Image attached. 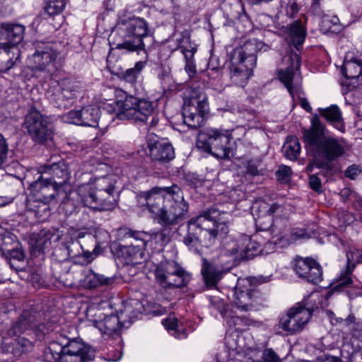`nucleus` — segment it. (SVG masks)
Returning <instances> with one entry per match:
<instances>
[{"label":"nucleus","mask_w":362,"mask_h":362,"mask_svg":"<svg viewBox=\"0 0 362 362\" xmlns=\"http://www.w3.org/2000/svg\"><path fill=\"white\" fill-rule=\"evenodd\" d=\"M177 49L183 54L185 62L194 60L197 48L190 42L189 37L182 39V41L178 40Z\"/></svg>","instance_id":"obj_41"},{"label":"nucleus","mask_w":362,"mask_h":362,"mask_svg":"<svg viewBox=\"0 0 362 362\" xmlns=\"http://www.w3.org/2000/svg\"><path fill=\"white\" fill-rule=\"evenodd\" d=\"M77 194L81 203L95 211H111L117 204L116 180L112 176L95 177L78 186Z\"/></svg>","instance_id":"obj_3"},{"label":"nucleus","mask_w":362,"mask_h":362,"mask_svg":"<svg viewBox=\"0 0 362 362\" xmlns=\"http://www.w3.org/2000/svg\"><path fill=\"white\" fill-rule=\"evenodd\" d=\"M30 189L34 203L42 204L41 206L34 205V211L36 214L48 212V204L54 199L57 187L49 177H46L41 173L37 180L30 184Z\"/></svg>","instance_id":"obj_16"},{"label":"nucleus","mask_w":362,"mask_h":362,"mask_svg":"<svg viewBox=\"0 0 362 362\" xmlns=\"http://www.w3.org/2000/svg\"><path fill=\"white\" fill-rule=\"evenodd\" d=\"M281 208V206L277 203H272L269 204L264 202H262L259 203L258 211L259 213L267 214V215L273 216V215Z\"/></svg>","instance_id":"obj_49"},{"label":"nucleus","mask_w":362,"mask_h":362,"mask_svg":"<svg viewBox=\"0 0 362 362\" xmlns=\"http://www.w3.org/2000/svg\"><path fill=\"white\" fill-rule=\"evenodd\" d=\"M57 57V52L49 45H46L41 51H36L33 55L34 62L40 70L44 69L46 66L54 62Z\"/></svg>","instance_id":"obj_32"},{"label":"nucleus","mask_w":362,"mask_h":362,"mask_svg":"<svg viewBox=\"0 0 362 362\" xmlns=\"http://www.w3.org/2000/svg\"><path fill=\"white\" fill-rule=\"evenodd\" d=\"M147 148L152 160L158 163H168L175 158L173 146L168 143L149 138Z\"/></svg>","instance_id":"obj_24"},{"label":"nucleus","mask_w":362,"mask_h":362,"mask_svg":"<svg viewBox=\"0 0 362 362\" xmlns=\"http://www.w3.org/2000/svg\"><path fill=\"white\" fill-rule=\"evenodd\" d=\"M292 175V170L287 165H280L276 172V177L278 181L287 183L290 181Z\"/></svg>","instance_id":"obj_48"},{"label":"nucleus","mask_w":362,"mask_h":362,"mask_svg":"<svg viewBox=\"0 0 362 362\" xmlns=\"http://www.w3.org/2000/svg\"><path fill=\"white\" fill-rule=\"evenodd\" d=\"M298 11V6L295 1H290L286 7V13L290 17H293Z\"/></svg>","instance_id":"obj_58"},{"label":"nucleus","mask_w":362,"mask_h":362,"mask_svg":"<svg viewBox=\"0 0 362 362\" xmlns=\"http://www.w3.org/2000/svg\"><path fill=\"white\" fill-rule=\"evenodd\" d=\"M248 240L249 243L246 245L245 248L242 250L240 252L239 251V246H238V262L240 259L248 260L252 259L255 257L259 252H261L260 250V244L256 242V240H252V238L245 237V240ZM236 244H238L236 243Z\"/></svg>","instance_id":"obj_37"},{"label":"nucleus","mask_w":362,"mask_h":362,"mask_svg":"<svg viewBox=\"0 0 362 362\" xmlns=\"http://www.w3.org/2000/svg\"><path fill=\"white\" fill-rule=\"evenodd\" d=\"M89 238L94 240L95 242L93 252L96 255L99 253L103 245L108 241L109 234L107 231L103 230H98L95 232L94 236H89Z\"/></svg>","instance_id":"obj_46"},{"label":"nucleus","mask_w":362,"mask_h":362,"mask_svg":"<svg viewBox=\"0 0 362 362\" xmlns=\"http://www.w3.org/2000/svg\"><path fill=\"white\" fill-rule=\"evenodd\" d=\"M25 27L18 23L0 24V49L9 54L10 49L20 44L24 37Z\"/></svg>","instance_id":"obj_22"},{"label":"nucleus","mask_w":362,"mask_h":362,"mask_svg":"<svg viewBox=\"0 0 362 362\" xmlns=\"http://www.w3.org/2000/svg\"><path fill=\"white\" fill-rule=\"evenodd\" d=\"M8 145L4 136L0 134V168L7 162Z\"/></svg>","instance_id":"obj_51"},{"label":"nucleus","mask_w":362,"mask_h":362,"mask_svg":"<svg viewBox=\"0 0 362 362\" xmlns=\"http://www.w3.org/2000/svg\"><path fill=\"white\" fill-rule=\"evenodd\" d=\"M282 149L288 159L291 160L297 159L300 151V144L298 139L295 136L287 137Z\"/></svg>","instance_id":"obj_36"},{"label":"nucleus","mask_w":362,"mask_h":362,"mask_svg":"<svg viewBox=\"0 0 362 362\" xmlns=\"http://www.w3.org/2000/svg\"><path fill=\"white\" fill-rule=\"evenodd\" d=\"M158 77L163 83H165L170 81V75L168 72L160 74Z\"/></svg>","instance_id":"obj_62"},{"label":"nucleus","mask_w":362,"mask_h":362,"mask_svg":"<svg viewBox=\"0 0 362 362\" xmlns=\"http://www.w3.org/2000/svg\"><path fill=\"white\" fill-rule=\"evenodd\" d=\"M185 70L189 78H193L197 74L196 65L194 60L185 62Z\"/></svg>","instance_id":"obj_56"},{"label":"nucleus","mask_w":362,"mask_h":362,"mask_svg":"<svg viewBox=\"0 0 362 362\" xmlns=\"http://www.w3.org/2000/svg\"><path fill=\"white\" fill-rule=\"evenodd\" d=\"M23 126L36 144H43L52 139V124L36 109H31L25 115Z\"/></svg>","instance_id":"obj_14"},{"label":"nucleus","mask_w":362,"mask_h":362,"mask_svg":"<svg viewBox=\"0 0 362 362\" xmlns=\"http://www.w3.org/2000/svg\"><path fill=\"white\" fill-rule=\"evenodd\" d=\"M115 253L119 258H122L126 264H139L144 258V255L129 245H119L116 248Z\"/></svg>","instance_id":"obj_30"},{"label":"nucleus","mask_w":362,"mask_h":362,"mask_svg":"<svg viewBox=\"0 0 362 362\" xmlns=\"http://www.w3.org/2000/svg\"><path fill=\"white\" fill-rule=\"evenodd\" d=\"M238 250L235 241L232 240L223 248L219 256L220 265L202 259L201 274L205 286L216 287L224 274L238 262Z\"/></svg>","instance_id":"obj_7"},{"label":"nucleus","mask_w":362,"mask_h":362,"mask_svg":"<svg viewBox=\"0 0 362 362\" xmlns=\"http://www.w3.org/2000/svg\"><path fill=\"white\" fill-rule=\"evenodd\" d=\"M18 338L12 343V353L15 356H20L23 354L30 352L33 348L31 339L25 337L17 336Z\"/></svg>","instance_id":"obj_39"},{"label":"nucleus","mask_w":362,"mask_h":362,"mask_svg":"<svg viewBox=\"0 0 362 362\" xmlns=\"http://www.w3.org/2000/svg\"><path fill=\"white\" fill-rule=\"evenodd\" d=\"M138 202L151 214V218L164 228L175 226L186 218L189 205L184 199L181 189L154 187L138 195Z\"/></svg>","instance_id":"obj_1"},{"label":"nucleus","mask_w":362,"mask_h":362,"mask_svg":"<svg viewBox=\"0 0 362 362\" xmlns=\"http://www.w3.org/2000/svg\"><path fill=\"white\" fill-rule=\"evenodd\" d=\"M306 37V30L300 21H296L286 28V40L299 50Z\"/></svg>","instance_id":"obj_27"},{"label":"nucleus","mask_w":362,"mask_h":362,"mask_svg":"<svg viewBox=\"0 0 362 362\" xmlns=\"http://www.w3.org/2000/svg\"><path fill=\"white\" fill-rule=\"evenodd\" d=\"M256 227L259 230L269 232L273 238L276 240L269 241L266 244V247L274 249V245L281 243L284 240L283 224L279 221L274 222L273 216L267 214L259 213L255 219Z\"/></svg>","instance_id":"obj_23"},{"label":"nucleus","mask_w":362,"mask_h":362,"mask_svg":"<svg viewBox=\"0 0 362 362\" xmlns=\"http://www.w3.org/2000/svg\"><path fill=\"white\" fill-rule=\"evenodd\" d=\"M355 320V317L352 315H349L346 319L341 321L344 325L350 327L353 337L362 340V324H356Z\"/></svg>","instance_id":"obj_45"},{"label":"nucleus","mask_w":362,"mask_h":362,"mask_svg":"<svg viewBox=\"0 0 362 362\" xmlns=\"http://www.w3.org/2000/svg\"><path fill=\"white\" fill-rule=\"evenodd\" d=\"M216 214L215 210H209L188 221L187 233L183 243L192 252L200 254L203 247L211 246L218 235L228 233L227 223L217 221Z\"/></svg>","instance_id":"obj_2"},{"label":"nucleus","mask_w":362,"mask_h":362,"mask_svg":"<svg viewBox=\"0 0 362 362\" xmlns=\"http://www.w3.org/2000/svg\"><path fill=\"white\" fill-rule=\"evenodd\" d=\"M296 275L308 282L317 284L322 281L323 274L320 264L310 257H296L293 264Z\"/></svg>","instance_id":"obj_20"},{"label":"nucleus","mask_w":362,"mask_h":362,"mask_svg":"<svg viewBox=\"0 0 362 362\" xmlns=\"http://www.w3.org/2000/svg\"><path fill=\"white\" fill-rule=\"evenodd\" d=\"M145 62L142 61L137 62L133 68L127 69L123 74L122 78L127 82L133 83L136 82L139 75L144 67Z\"/></svg>","instance_id":"obj_43"},{"label":"nucleus","mask_w":362,"mask_h":362,"mask_svg":"<svg viewBox=\"0 0 362 362\" xmlns=\"http://www.w3.org/2000/svg\"><path fill=\"white\" fill-rule=\"evenodd\" d=\"M103 315L99 309L96 310L94 306L90 307L87 310V317L102 333L112 335L117 333L122 326H124V323L122 322V313L120 315L116 314L105 315L102 319Z\"/></svg>","instance_id":"obj_19"},{"label":"nucleus","mask_w":362,"mask_h":362,"mask_svg":"<svg viewBox=\"0 0 362 362\" xmlns=\"http://www.w3.org/2000/svg\"><path fill=\"white\" fill-rule=\"evenodd\" d=\"M338 22L339 19L337 17L331 18L328 16H325L322 19V27L325 30L329 31L332 29V25H336Z\"/></svg>","instance_id":"obj_55"},{"label":"nucleus","mask_w":362,"mask_h":362,"mask_svg":"<svg viewBox=\"0 0 362 362\" xmlns=\"http://www.w3.org/2000/svg\"><path fill=\"white\" fill-rule=\"evenodd\" d=\"M66 0H49L44 9L49 16H54L60 13L64 8Z\"/></svg>","instance_id":"obj_44"},{"label":"nucleus","mask_w":362,"mask_h":362,"mask_svg":"<svg viewBox=\"0 0 362 362\" xmlns=\"http://www.w3.org/2000/svg\"><path fill=\"white\" fill-rule=\"evenodd\" d=\"M232 301L242 311H250L262 304L264 298L257 290L246 288L238 283L232 291Z\"/></svg>","instance_id":"obj_18"},{"label":"nucleus","mask_w":362,"mask_h":362,"mask_svg":"<svg viewBox=\"0 0 362 362\" xmlns=\"http://www.w3.org/2000/svg\"><path fill=\"white\" fill-rule=\"evenodd\" d=\"M124 237L128 240L129 245L144 255V250L149 238L148 233L142 231L127 230Z\"/></svg>","instance_id":"obj_31"},{"label":"nucleus","mask_w":362,"mask_h":362,"mask_svg":"<svg viewBox=\"0 0 362 362\" xmlns=\"http://www.w3.org/2000/svg\"><path fill=\"white\" fill-rule=\"evenodd\" d=\"M342 74L347 78H356L362 74V60L356 58L346 60L342 66Z\"/></svg>","instance_id":"obj_34"},{"label":"nucleus","mask_w":362,"mask_h":362,"mask_svg":"<svg viewBox=\"0 0 362 362\" xmlns=\"http://www.w3.org/2000/svg\"><path fill=\"white\" fill-rule=\"evenodd\" d=\"M117 105L119 110L116 116L120 120L129 119L136 123H144L154 112L151 102L132 95L118 101Z\"/></svg>","instance_id":"obj_11"},{"label":"nucleus","mask_w":362,"mask_h":362,"mask_svg":"<svg viewBox=\"0 0 362 362\" xmlns=\"http://www.w3.org/2000/svg\"><path fill=\"white\" fill-rule=\"evenodd\" d=\"M148 25L141 18H119L110 34L116 48L128 52H143L147 56L143 38L148 35Z\"/></svg>","instance_id":"obj_4"},{"label":"nucleus","mask_w":362,"mask_h":362,"mask_svg":"<svg viewBox=\"0 0 362 362\" xmlns=\"http://www.w3.org/2000/svg\"><path fill=\"white\" fill-rule=\"evenodd\" d=\"M8 251L6 255L11 259H17L18 261H23L25 257L23 251L18 247V244L16 243L11 249Z\"/></svg>","instance_id":"obj_52"},{"label":"nucleus","mask_w":362,"mask_h":362,"mask_svg":"<svg viewBox=\"0 0 362 362\" xmlns=\"http://www.w3.org/2000/svg\"><path fill=\"white\" fill-rule=\"evenodd\" d=\"M350 362H362V351H354L350 356Z\"/></svg>","instance_id":"obj_61"},{"label":"nucleus","mask_w":362,"mask_h":362,"mask_svg":"<svg viewBox=\"0 0 362 362\" xmlns=\"http://www.w3.org/2000/svg\"><path fill=\"white\" fill-rule=\"evenodd\" d=\"M313 136L307 132L306 138L309 145L305 146L307 151L314 157H317L323 162L332 163L341 156L344 152V142L332 136H322L317 141L310 140Z\"/></svg>","instance_id":"obj_12"},{"label":"nucleus","mask_w":362,"mask_h":362,"mask_svg":"<svg viewBox=\"0 0 362 362\" xmlns=\"http://www.w3.org/2000/svg\"><path fill=\"white\" fill-rule=\"evenodd\" d=\"M154 273L156 282L166 288L185 286L190 280L189 274L175 261L160 262Z\"/></svg>","instance_id":"obj_13"},{"label":"nucleus","mask_w":362,"mask_h":362,"mask_svg":"<svg viewBox=\"0 0 362 362\" xmlns=\"http://www.w3.org/2000/svg\"><path fill=\"white\" fill-rule=\"evenodd\" d=\"M262 362H281L279 356L272 349H267L262 354Z\"/></svg>","instance_id":"obj_54"},{"label":"nucleus","mask_w":362,"mask_h":362,"mask_svg":"<svg viewBox=\"0 0 362 362\" xmlns=\"http://www.w3.org/2000/svg\"><path fill=\"white\" fill-rule=\"evenodd\" d=\"M36 327L35 316L30 312L25 311L8 330V334L11 337H15L27 333L30 336Z\"/></svg>","instance_id":"obj_26"},{"label":"nucleus","mask_w":362,"mask_h":362,"mask_svg":"<svg viewBox=\"0 0 362 362\" xmlns=\"http://www.w3.org/2000/svg\"><path fill=\"white\" fill-rule=\"evenodd\" d=\"M16 60H13V59L12 57H10L9 59L7 60V62H6V64H5V67L4 69H1V72H7L8 70H10L11 68H13L15 65V63L16 62V60L19 58L20 57V52H19V50H18L16 49Z\"/></svg>","instance_id":"obj_60"},{"label":"nucleus","mask_w":362,"mask_h":362,"mask_svg":"<svg viewBox=\"0 0 362 362\" xmlns=\"http://www.w3.org/2000/svg\"><path fill=\"white\" fill-rule=\"evenodd\" d=\"M322 362H342V361L336 356H328L324 359Z\"/></svg>","instance_id":"obj_63"},{"label":"nucleus","mask_w":362,"mask_h":362,"mask_svg":"<svg viewBox=\"0 0 362 362\" xmlns=\"http://www.w3.org/2000/svg\"><path fill=\"white\" fill-rule=\"evenodd\" d=\"M291 61V66L285 70L279 71V78L280 81L284 84L288 93L293 98L295 96L299 98L300 105L307 112H310L312 108L308 101L303 98L300 97L302 90L299 86H293L292 81L295 74L294 69L298 71L300 66V57L297 53H291L289 56Z\"/></svg>","instance_id":"obj_17"},{"label":"nucleus","mask_w":362,"mask_h":362,"mask_svg":"<svg viewBox=\"0 0 362 362\" xmlns=\"http://www.w3.org/2000/svg\"><path fill=\"white\" fill-rule=\"evenodd\" d=\"M320 298L317 293H312L296 303L280 317L278 328L291 335L300 332L310 320L314 310L318 308L316 302Z\"/></svg>","instance_id":"obj_8"},{"label":"nucleus","mask_w":362,"mask_h":362,"mask_svg":"<svg viewBox=\"0 0 362 362\" xmlns=\"http://www.w3.org/2000/svg\"><path fill=\"white\" fill-rule=\"evenodd\" d=\"M347 257V267L345 271L341 272L339 279L334 286V289L341 290L343 288L349 286L352 283L351 278V273L352 269L351 268V259L356 263H362V251H356L346 254Z\"/></svg>","instance_id":"obj_29"},{"label":"nucleus","mask_w":362,"mask_h":362,"mask_svg":"<svg viewBox=\"0 0 362 362\" xmlns=\"http://www.w3.org/2000/svg\"><path fill=\"white\" fill-rule=\"evenodd\" d=\"M101 112L96 105H88L81 110H71L64 116V119L69 123L98 127Z\"/></svg>","instance_id":"obj_21"},{"label":"nucleus","mask_w":362,"mask_h":362,"mask_svg":"<svg viewBox=\"0 0 362 362\" xmlns=\"http://www.w3.org/2000/svg\"><path fill=\"white\" fill-rule=\"evenodd\" d=\"M230 135L223 130L206 128L197 137V147L220 159H228L231 154Z\"/></svg>","instance_id":"obj_9"},{"label":"nucleus","mask_w":362,"mask_h":362,"mask_svg":"<svg viewBox=\"0 0 362 362\" xmlns=\"http://www.w3.org/2000/svg\"><path fill=\"white\" fill-rule=\"evenodd\" d=\"M162 324L169 331L171 334L177 339H185L187 337V334L184 329L179 327L177 321L175 320H163Z\"/></svg>","instance_id":"obj_42"},{"label":"nucleus","mask_w":362,"mask_h":362,"mask_svg":"<svg viewBox=\"0 0 362 362\" xmlns=\"http://www.w3.org/2000/svg\"><path fill=\"white\" fill-rule=\"evenodd\" d=\"M211 306L213 309L217 310L223 317H225L227 323L230 326L236 325L237 322L240 319L238 317H232L229 319L228 310L226 309V305L224 301L221 299H214L211 302Z\"/></svg>","instance_id":"obj_40"},{"label":"nucleus","mask_w":362,"mask_h":362,"mask_svg":"<svg viewBox=\"0 0 362 362\" xmlns=\"http://www.w3.org/2000/svg\"><path fill=\"white\" fill-rule=\"evenodd\" d=\"M307 132H310L313 136L310 140L313 141H317L320 138L325 136L324 134V126L320 121L319 117L315 115L311 119V127L309 129H304L303 131V140L305 144V146L309 145V142L307 140L306 134Z\"/></svg>","instance_id":"obj_35"},{"label":"nucleus","mask_w":362,"mask_h":362,"mask_svg":"<svg viewBox=\"0 0 362 362\" xmlns=\"http://www.w3.org/2000/svg\"><path fill=\"white\" fill-rule=\"evenodd\" d=\"M256 47V42L250 41L232 52L228 69L230 81L234 85L244 87L252 75L257 62Z\"/></svg>","instance_id":"obj_6"},{"label":"nucleus","mask_w":362,"mask_h":362,"mask_svg":"<svg viewBox=\"0 0 362 362\" xmlns=\"http://www.w3.org/2000/svg\"><path fill=\"white\" fill-rule=\"evenodd\" d=\"M81 89L82 86L79 81L63 78L50 87L47 96L57 107L66 108L73 103Z\"/></svg>","instance_id":"obj_15"},{"label":"nucleus","mask_w":362,"mask_h":362,"mask_svg":"<svg viewBox=\"0 0 362 362\" xmlns=\"http://www.w3.org/2000/svg\"><path fill=\"white\" fill-rule=\"evenodd\" d=\"M40 173L47 175L45 177H49L57 188L66 184L71 177L68 165L64 161L45 165Z\"/></svg>","instance_id":"obj_25"},{"label":"nucleus","mask_w":362,"mask_h":362,"mask_svg":"<svg viewBox=\"0 0 362 362\" xmlns=\"http://www.w3.org/2000/svg\"><path fill=\"white\" fill-rule=\"evenodd\" d=\"M49 238L45 234L39 233L36 238L33 247L40 252H44L45 250L50 245Z\"/></svg>","instance_id":"obj_50"},{"label":"nucleus","mask_w":362,"mask_h":362,"mask_svg":"<svg viewBox=\"0 0 362 362\" xmlns=\"http://www.w3.org/2000/svg\"><path fill=\"white\" fill-rule=\"evenodd\" d=\"M247 173H248L252 176H255V175H257L259 174L258 165L255 162H254L252 160L247 162Z\"/></svg>","instance_id":"obj_59"},{"label":"nucleus","mask_w":362,"mask_h":362,"mask_svg":"<svg viewBox=\"0 0 362 362\" xmlns=\"http://www.w3.org/2000/svg\"><path fill=\"white\" fill-rule=\"evenodd\" d=\"M319 112L327 122L341 130L344 126L342 124L341 112L337 105H331L327 108H320Z\"/></svg>","instance_id":"obj_33"},{"label":"nucleus","mask_w":362,"mask_h":362,"mask_svg":"<svg viewBox=\"0 0 362 362\" xmlns=\"http://www.w3.org/2000/svg\"><path fill=\"white\" fill-rule=\"evenodd\" d=\"M16 244L14 237L10 234L0 235V250L6 255Z\"/></svg>","instance_id":"obj_47"},{"label":"nucleus","mask_w":362,"mask_h":362,"mask_svg":"<svg viewBox=\"0 0 362 362\" xmlns=\"http://www.w3.org/2000/svg\"><path fill=\"white\" fill-rule=\"evenodd\" d=\"M207 112L206 94L200 86H192L189 90L188 98L185 100L182 110L184 123L192 129L201 127L204 124V116Z\"/></svg>","instance_id":"obj_10"},{"label":"nucleus","mask_w":362,"mask_h":362,"mask_svg":"<svg viewBox=\"0 0 362 362\" xmlns=\"http://www.w3.org/2000/svg\"><path fill=\"white\" fill-rule=\"evenodd\" d=\"M115 281V276H105L91 269L84 271L83 273V279H81L83 286L86 288H95L103 286H110L114 284Z\"/></svg>","instance_id":"obj_28"},{"label":"nucleus","mask_w":362,"mask_h":362,"mask_svg":"<svg viewBox=\"0 0 362 362\" xmlns=\"http://www.w3.org/2000/svg\"><path fill=\"white\" fill-rule=\"evenodd\" d=\"M334 166L333 163L323 162V160L315 157V159L312 162H310L306 166V171L311 173L313 171L314 168H316L320 170V175L325 177H329L333 175Z\"/></svg>","instance_id":"obj_38"},{"label":"nucleus","mask_w":362,"mask_h":362,"mask_svg":"<svg viewBox=\"0 0 362 362\" xmlns=\"http://www.w3.org/2000/svg\"><path fill=\"white\" fill-rule=\"evenodd\" d=\"M310 187L318 194L322 193V181L318 177V175H311L309 177Z\"/></svg>","instance_id":"obj_53"},{"label":"nucleus","mask_w":362,"mask_h":362,"mask_svg":"<svg viewBox=\"0 0 362 362\" xmlns=\"http://www.w3.org/2000/svg\"><path fill=\"white\" fill-rule=\"evenodd\" d=\"M361 173L360 169L356 165L349 167L344 172L345 176L348 178L354 180Z\"/></svg>","instance_id":"obj_57"},{"label":"nucleus","mask_w":362,"mask_h":362,"mask_svg":"<svg viewBox=\"0 0 362 362\" xmlns=\"http://www.w3.org/2000/svg\"><path fill=\"white\" fill-rule=\"evenodd\" d=\"M350 194V190L349 189L344 188L340 192V195L341 197H343L344 200H346L348 199Z\"/></svg>","instance_id":"obj_64"},{"label":"nucleus","mask_w":362,"mask_h":362,"mask_svg":"<svg viewBox=\"0 0 362 362\" xmlns=\"http://www.w3.org/2000/svg\"><path fill=\"white\" fill-rule=\"evenodd\" d=\"M94 357V351L81 339L62 336L49 342L42 354L46 362H90Z\"/></svg>","instance_id":"obj_5"}]
</instances>
